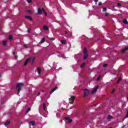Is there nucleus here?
Wrapping results in <instances>:
<instances>
[{
    "label": "nucleus",
    "mask_w": 128,
    "mask_h": 128,
    "mask_svg": "<svg viewBox=\"0 0 128 128\" xmlns=\"http://www.w3.org/2000/svg\"><path fill=\"white\" fill-rule=\"evenodd\" d=\"M24 83H17L16 84V88L17 90V94L18 95L20 94V92L22 90V88H24Z\"/></svg>",
    "instance_id": "1"
},
{
    "label": "nucleus",
    "mask_w": 128,
    "mask_h": 128,
    "mask_svg": "<svg viewBox=\"0 0 128 128\" xmlns=\"http://www.w3.org/2000/svg\"><path fill=\"white\" fill-rule=\"evenodd\" d=\"M42 12H44L45 16H48V13L46 12V10H44V8H38V14H42Z\"/></svg>",
    "instance_id": "2"
},
{
    "label": "nucleus",
    "mask_w": 128,
    "mask_h": 128,
    "mask_svg": "<svg viewBox=\"0 0 128 128\" xmlns=\"http://www.w3.org/2000/svg\"><path fill=\"white\" fill-rule=\"evenodd\" d=\"M83 54L84 56L83 60H86V58H88V50L86 48H84L83 50Z\"/></svg>",
    "instance_id": "3"
},
{
    "label": "nucleus",
    "mask_w": 128,
    "mask_h": 128,
    "mask_svg": "<svg viewBox=\"0 0 128 128\" xmlns=\"http://www.w3.org/2000/svg\"><path fill=\"white\" fill-rule=\"evenodd\" d=\"M82 90L84 91V98H86V96H88L90 94V90L86 88L82 89Z\"/></svg>",
    "instance_id": "4"
},
{
    "label": "nucleus",
    "mask_w": 128,
    "mask_h": 128,
    "mask_svg": "<svg viewBox=\"0 0 128 128\" xmlns=\"http://www.w3.org/2000/svg\"><path fill=\"white\" fill-rule=\"evenodd\" d=\"M74 98H76V97L74 96H71V98H69V100L70 101V102H69V104H74Z\"/></svg>",
    "instance_id": "5"
},
{
    "label": "nucleus",
    "mask_w": 128,
    "mask_h": 128,
    "mask_svg": "<svg viewBox=\"0 0 128 128\" xmlns=\"http://www.w3.org/2000/svg\"><path fill=\"white\" fill-rule=\"evenodd\" d=\"M100 86H96L94 87V88L93 89V90L92 92V94H94L95 92H96V90H98V88Z\"/></svg>",
    "instance_id": "6"
},
{
    "label": "nucleus",
    "mask_w": 128,
    "mask_h": 128,
    "mask_svg": "<svg viewBox=\"0 0 128 128\" xmlns=\"http://www.w3.org/2000/svg\"><path fill=\"white\" fill-rule=\"evenodd\" d=\"M100 86H96L94 87V88L93 89V90L92 92V94H94L95 92H96V90H98V88Z\"/></svg>",
    "instance_id": "7"
},
{
    "label": "nucleus",
    "mask_w": 128,
    "mask_h": 128,
    "mask_svg": "<svg viewBox=\"0 0 128 128\" xmlns=\"http://www.w3.org/2000/svg\"><path fill=\"white\" fill-rule=\"evenodd\" d=\"M30 60H32V58H29L28 59H26V60L25 61L24 64V66H27L28 62H30Z\"/></svg>",
    "instance_id": "8"
},
{
    "label": "nucleus",
    "mask_w": 128,
    "mask_h": 128,
    "mask_svg": "<svg viewBox=\"0 0 128 128\" xmlns=\"http://www.w3.org/2000/svg\"><path fill=\"white\" fill-rule=\"evenodd\" d=\"M128 50V46L124 48H123L121 50V54H124L126 51Z\"/></svg>",
    "instance_id": "9"
},
{
    "label": "nucleus",
    "mask_w": 128,
    "mask_h": 128,
    "mask_svg": "<svg viewBox=\"0 0 128 128\" xmlns=\"http://www.w3.org/2000/svg\"><path fill=\"white\" fill-rule=\"evenodd\" d=\"M24 18H26V20H29L32 21V18L30 16H25Z\"/></svg>",
    "instance_id": "10"
},
{
    "label": "nucleus",
    "mask_w": 128,
    "mask_h": 128,
    "mask_svg": "<svg viewBox=\"0 0 128 128\" xmlns=\"http://www.w3.org/2000/svg\"><path fill=\"white\" fill-rule=\"evenodd\" d=\"M65 120H68V122L69 124H70V122H72V120L70 119V117H66Z\"/></svg>",
    "instance_id": "11"
},
{
    "label": "nucleus",
    "mask_w": 128,
    "mask_h": 128,
    "mask_svg": "<svg viewBox=\"0 0 128 128\" xmlns=\"http://www.w3.org/2000/svg\"><path fill=\"white\" fill-rule=\"evenodd\" d=\"M58 90V86H56L54 88H53L50 92V94H52V92H54V90Z\"/></svg>",
    "instance_id": "12"
},
{
    "label": "nucleus",
    "mask_w": 128,
    "mask_h": 128,
    "mask_svg": "<svg viewBox=\"0 0 128 128\" xmlns=\"http://www.w3.org/2000/svg\"><path fill=\"white\" fill-rule=\"evenodd\" d=\"M29 124H32V126H34L36 124V121H31L28 122Z\"/></svg>",
    "instance_id": "13"
},
{
    "label": "nucleus",
    "mask_w": 128,
    "mask_h": 128,
    "mask_svg": "<svg viewBox=\"0 0 128 128\" xmlns=\"http://www.w3.org/2000/svg\"><path fill=\"white\" fill-rule=\"evenodd\" d=\"M37 72L39 74L42 72V69L40 68H37Z\"/></svg>",
    "instance_id": "14"
},
{
    "label": "nucleus",
    "mask_w": 128,
    "mask_h": 128,
    "mask_svg": "<svg viewBox=\"0 0 128 128\" xmlns=\"http://www.w3.org/2000/svg\"><path fill=\"white\" fill-rule=\"evenodd\" d=\"M43 30H48V28L46 26H43Z\"/></svg>",
    "instance_id": "15"
},
{
    "label": "nucleus",
    "mask_w": 128,
    "mask_h": 128,
    "mask_svg": "<svg viewBox=\"0 0 128 128\" xmlns=\"http://www.w3.org/2000/svg\"><path fill=\"white\" fill-rule=\"evenodd\" d=\"M7 42H8V41H7V40H4V41H3V42H2V44H3V46H6Z\"/></svg>",
    "instance_id": "16"
},
{
    "label": "nucleus",
    "mask_w": 128,
    "mask_h": 128,
    "mask_svg": "<svg viewBox=\"0 0 128 128\" xmlns=\"http://www.w3.org/2000/svg\"><path fill=\"white\" fill-rule=\"evenodd\" d=\"M116 6H117L118 8H120V6H122V3H120V2H118V3H117Z\"/></svg>",
    "instance_id": "17"
},
{
    "label": "nucleus",
    "mask_w": 128,
    "mask_h": 128,
    "mask_svg": "<svg viewBox=\"0 0 128 128\" xmlns=\"http://www.w3.org/2000/svg\"><path fill=\"white\" fill-rule=\"evenodd\" d=\"M60 42H62V44H66V42L65 40H62Z\"/></svg>",
    "instance_id": "18"
},
{
    "label": "nucleus",
    "mask_w": 128,
    "mask_h": 128,
    "mask_svg": "<svg viewBox=\"0 0 128 128\" xmlns=\"http://www.w3.org/2000/svg\"><path fill=\"white\" fill-rule=\"evenodd\" d=\"M122 77H120L118 78V80L117 82V84H120V82L122 81Z\"/></svg>",
    "instance_id": "19"
},
{
    "label": "nucleus",
    "mask_w": 128,
    "mask_h": 128,
    "mask_svg": "<svg viewBox=\"0 0 128 128\" xmlns=\"http://www.w3.org/2000/svg\"><path fill=\"white\" fill-rule=\"evenodd\" d=\"M10 123V121L8 120L6 122L4 123L6 126H8V124Z\"/></svg>",
    "instance_id": "20"
},
{
    "label": "nucleus",
    "mask_w": 128,
    "mask_h": 128,
    "mask_svg": "<svg viewBox=\"0 0 128 128\" xmlns=\"http://www.w3.org/2000/svg\"><path fill=\"white\" fill-rule=\"evenodd\" d=\"M44 42H46V39L44 38H43L42 40L40 41V42L41 44H44Z\"/></svg>",
    "instance_id": "21"
},
{
    "label": "nucleus",
    "mask_w": 128,
    "mask_h": 128,
    "mask_svg": "<svg viewBox=\"0 0 128 128\" xmlns=\"http://www.w3.org/2000/svg\"><path fill=\"white\" fill-rule=\"evenodd\" d=\"M123 23L124 24H128V20H124L123 21Z\"/></svg>",
    "instance_id": "22"
},
{
    "label": "nucleus",
    "mask_w": 128,
    "mask_h": 128,
    "mask_svg": "<svg viewBox=\"0 0 128 128\" xmlns=\"http://www.w3.org/2000/svg\"><path fill=\"white\" fill-rule=\"evenodd\" d=\"M12 35H10L9 36V38H8V39L10 40H12Z\"/></svg>",
    "instance_id": "23"
},
{
    "label": "nucleus",
    "mask_w": 128,
    "mask_h": 128,
    "mask_svg": "<svg viewBox=\"0 0 128 128\" xmlns=\"http://www.w3.org/2000/svg\"><path fill=\"white\" fill-rule=\"evenodd\" d=\"M46 103H43V110H46Z\"/></svg>",
    "instance_id": "24"
},
{
    "label": "nucleus",
    "mask_w": 128,
    "mask_h": 128,
    "mask_svg": "<svg viewBox=\"0 0 128 128\" xmlns=\"http://www.w3.org/2000/svg\"><path fill=\"white\" fill-rule=\"evenodd\" d=\"M84 66H86V63H83L80 66V68H82Z\"/></svg>",
    "instance_id": "25"
},
{
    "label": "nucleus",
    "mask_w": 128,
    "mask_h": 128,
    "mask_svg": "<svg viewBox=\"0 0 128 128\" xmlns=\"http://www.w3.org/2000/svg\"><path fill=\"white\" fill-rule=\"evenodd\" d=\"M107 118L108 120H110V119L112 118V116L110 115H108Z\"/></svg>",
    "instance_id": "26"
},
{
    "label": "nucleus",
    "mask_w": 128,
    "mask_h": 128,
    "mask_svg": "<svg viewBox=\"0 0 128 128\" xmlns=\"http://www.w3.org/2000/svg\"><path fill=\"white\" fill-rule=\"evenodd\" d=\"M34 60H36V57H34L32 60V64L34 62Z\"/></svg>",
    "instance_id": "27"
},
{
    "label": "nucleus",
    "mask_w": 128,
    "mask_h": 128,
    "mask_svg": "<svg viewBox=\"0 0 128 128\" xmlns=\"http://www.w3.org/2000/svg\"><path fill=\"white\" fill-rule=\"evenodd\" d=\"M100 78H102V76H99L97 78V81L98 82V80H100Z\"/></svg>",
    "instance_id": "28"
},
{
    "label": "nucleus",
    "mask_w": 128,
    "mask_h": 128,
    "mask_svg": "<svg viewBox=\"0 0 128 128\" xmlns=\"http://www.w3.org/2000/svg\"><path fill=\"white\" fill-rule=\"evenodd\" d=\"M30 108H28V109H27V110L26 111V114H28V112H30Z\"/></svg>",
    "instance_id": "29"
},
{
    "label": "nucleus",
    "mask_w": 128,
    "mask_h": 128,
    "mask_svg": "<svg viewBox=\"0 0 128 128\" xmlns=\"http://www.w3.org/2000/svg\"><path fill=\"white\" fill-rule=\"evenodd\" d=\"M26 12H28V14H32V12L31 10H27Z\"/></svg>",
    "instance_id": "30"
},
{
    "label": "nucleus",
    "mask_w": 128,
    "mask_h": 128,
    "mask_svg": "<svg viewBox=\"0 0 128 128\" xmlns=\"http://www.w3.org/2000/svg\"><path fill=\"white\" fill-rule=\"evenodd\" d=\"M50 40H54V38H48V37Z\"/></svg>",
    "instance_id": "31"
},
{
    "label": "nucleus",
    "mask_w": 128,
    "mask_h": 128,
    "mask_svg": "<svg viewBox=\"0 0 128 128\" xmlns=\"http://www.w3.org/2000/svg\"><path fill=\"white\" fill-rule=\"evenodd\" d=\"M102 66L103 68H106V66H108V64H104Z\"/></svg>",
    "instance_id": "32"
},
{
    "label": "nucleus",
    "mask_w": 128,
    "mask_h": 128,
    "mask_svg": "<svg viewBox=\"0 0 128 128\" xmlns=\"http://www.w3.org/2000/svg\"><path fill=\"white\" fill-rule=\"evenodd\" d=\"M128 118V110L126 112V116H125V118Z\"/></svg>",
    "instance_id": "33"
},
{
    "label": "nucleus",
    "mask_w": 128,
    "mask_h": 128,
    "mask_svg": "<svg viewBox=\"0 0 128 128\" xmlns=\"http://www.w3.org/2000/svg\"><path fill=\"white\" fill-rule=\"evenodd\" d=\"M27 2H28V4L32 3V0H27Z\"/></svg>",
    "instance_id": "34"
},
{
    "label": "nucleus",
    "mask_w": 128,
    "mask_h": 128,
    "mask_svg": "<svg viewBox=\"0 0 128 128\" xmlns=\"http://www.w3.org/2000/svg\"><path fill=\"white\" fill-rule=\"evenodd\" d=\"M102 12H106V8H103Z\"/></svg>",
    "instance_id": "35"
},
{
    "label": "nucleus",
    "mask_w": 128,
    "mask_h": 128,
    "mask_svg": "<svg viewBox=\"0 0 128 128\" xmlns=\"http://www.w3.org/2000/svg\"><path fill=\"white\" fill-rule=\"evenodd\" d=\"M110 16V13H106L105 14V16Z\"/></svg>",
    "instance_id": "36"
},
{
    "label": "nucleus",
    "mask_w": 128,
    "mask_h": 128,
    "mask_svg": "<svg viewBox=\"0 0 128 128\" xmlns=\"http://www.w3.org/2000/svg\"><path fill=\"white\" fill-rule=\"evenodd\" d=\"M24 46L25 48H28V45L27 44H24Z\"/></svg>",
    "instance_id": "37"
},
{
    "label": "nucleus",
    "mask_w": 128,
    "mask_h": 128,
    "mask_svg": "<svg viewBox=\"0 0 128 128\" xmlns=\"http://www.w3.org/2000/svg\"><path fill=\"white\" fill-rule=\"evenodd\" d=\"M28 32H30V29L28 28Z\"/></svg>",
    "instance_id": "38"
},
{
    "label": "nucleus",
    "mask_w": 128,
    "mask_h": 128,
    "mask_svg": "<svg viewBox=\"0 0 128 128\" xmlns=\"http://www.w3.org/2000/svg\"><path fill=\"white\" fill-rule=\"evenodd\" d=\"M14 58H15L16 60H17V59H18V56H14Z\"/></svg>",
    "instance_id": "39"
},
{
    "label": "nucleus",
    "mask_w": 128,
    "mask_h": 128,
    "mask_svg": "<svg viewBox=\"0 0 128 128\" xmlns=\"http://www.w3.org/2000/svg\"><path fill=\"white\" fill-rule=\"evenodd\" d=\"M70 32V31H68H68H66V32H65V34H68V32Z\"/></svg>",
    "instance_id": "40"
},
{
    "label": "nucleus",
    "mask_w": 128,
    "mask_h": 128,
    "mask_svg": "<svg viewBox=\"0 0 128 128\" xmlns=\"http://www.w3.org/2000/svg\"><path fill=\"white\" fill-rule=\"evenodd\" d=\"M96 2H98V0H94Z\"/></svg>",
    "instance_id": "41"
},
{
    "label": "nucleus",
    "mask_w": 128,
    "mask_h": 128,
    "mask_svg": "<svg viewBox=\"0 0 128 128\" xmlns=\"http://www.w3.org/2000/svg\"><path fill=\"white\" fill-rule=\"evenodd\" d=\"M102 5V2H99V4H98V6H101Z\"/></svg>",
    "instance_id": "42"
},
{
    "label": "nucleus",
    "mask_w": 128,
    "mask_h": 128,
    "mask_svg": "<svg viewBox=\"0 0 128 128\" xmlns=\"http://www.w3.org/2000/svg\"><path fill=\"white\" fill-rule=\"evenodd\" d=\"M114 90H112V94H114Z\"/></svg>",
    "instance_id": "43"
},
{
    "label": "nucleus",
    "mask_w": 128,
    "mask_h": 128,
    "mask_svg": "<svg viewBox=\"0 0 128 128\" xmlns=\"http://www.w3.org/2000/svg\"><path fill=\"white\" fill-rule=\"evenodd\" d=\"M40 92H38V96H40Z\"/></svg>",
    "instance_id": "44"
},
{
    "label": "nucleus",
    "mask_w": 128,
    "mask_h": 128,
    "mask_svg": "<svg viewBox=\"0 0 128 128\" xmlns=\"http://www.w3.org/2000/svg\"><path fill=\"white\" fill-rule=\"evenodd\" d=\"M112 8H113V10H114V6H112Z\"/></svg>",
    "instance_id": "45"
},
{
    "label": "nucleus",
    "mask_w": 128,
    "mask_h": 128,
    "mask_svg": "<svg viewBox=\"0 0 128 128\" xmlns=\"http://www.w3.org/2000/svg\"><path fill=\"white\" fill-rule=\"evenodd\" d=\"M13 54L14 56V54H16V52H13Z\"/></svg>",
    "instance_id": "46"
},
{
    "label": "nucleus",
    "mask_w": 128,
    "mask_h": 128,
    "mask_svg": "<svg viewBox=\"0 0 128 128\" xmlns=\"http://www.w3.org/2000/svg\"><path fill=\"white\" fill-rule=\"evenodd\" d=\"M72 32H70V36H72Z\"/></svg>",
    "instance_id": "47"
},
{
    "label": "nucleus",
    "mask_w": 128,
    "mask_h": 128,
    "mask_svg": "<svg viewBox=\"0 0 128 128\" xmlns=\"http://www.w3.org/2000/svg\"><path fill=\"white\" fill-rule=\"evenodd\" d=\"M0 76H2V74H0Z\"/></svg>",
    "instance_id": "48"
},
{
    "label": "nucleus",
    "mask_w": 128,
    "mask_h": 128,
    "mask_svg": "<svg viewBox=\"0 0 128 128\" xmlns=\"http://www.w3.org/2000/svg\"><path fill=\"white\" fill-rule=\"evenodd\" d=\"M62 110H64V108H62Z\"/></svg>",
    "instance_id": "49"
},
{
    "label": "nucleus",
    "mask_w": 128,
    "mask_h": 128,
    "mask_svg": "<svg viewBox=\"0 0 128 128\" xmlns=\"http://www.w3.org/2000/svg\"><path fill=\"white\" fill-rule=\"evenodd\" d=\"M127 100H128V96L127 97Z\"/></svg>",
    "instance_id": "50"
}]
</instances>
